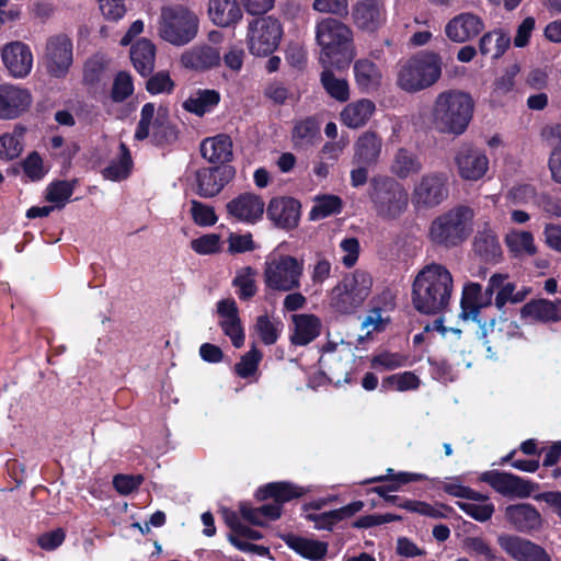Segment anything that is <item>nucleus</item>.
Returning a JSON list of instances; mask_svg holds the SVG:
<instances>
[{
	"mask_svg": "<svg viewBox=\"0 0 561 561\" xmlns=\"http://www.w3.org/2000/svg\"><path fill=\"white\" fill-rule=\"evenodd\" d=\"M453 288V275L444 265L427 264L415 276L413 305L425 314L443 312L449 305Z\"/></svg>",
	"mask_w": 561,
	"mask_h": 561,
	"instance_id": "nucleus-1",
	"label": "nucleus"
},
{
	"mask_svg": "<svg viewBox=\"0 0 561 561\" xmlns=\"http://www.w3.org/2000/svg\"><path fill=\"white\" fill-rule=\"evenodd\" d=\"M316 39L321 48L323 67L345 69L356 56L353 31L343 22L327 18L317 23Z\"/></svg>",
	"mask_w": 561,
	"mask_h": 561,
	"instance_id": "nucleus-2",
	"label": "nucleus"
},
{
	"mask_svg": "<svg viewBox=\"0 0 561 561\" xmlns=\"http://www.w3.org/2000/svg\"><path fill=\"white\" fill-rule=\"evenodd\" d=\"M472 98L460 90L437 94L431 112L434 128L443 134L459 136L467 129L473 114Z\"/></svg>",
	"mask_w": 561,
	"mask_h": 561,
	"instance_id": "nucleus-3",
	"label": "nucleus"
},
{
	"mask_svg": "<svg viewBox=\"0 0 561 561\" xmlns=\"http://www.w3.org/2000/svg\"><path fill=\"white\" fill-rule=\"evenodd\" d=\"M307 492H309L308 488L290 482L280 481L267 483L256 491V497L262 501L273 499V502L263 504L260 507L243 504L240 507V512L242 517L249 523L263 526L267 522L279 518L283 503L298 499Z\"/></svg>",
	"mask_w": 561,
	"mask_h": 561,
	"instance_id": "nucleus-4",
	"label": "nucleus"
},
{
	"mask_svg": "<svg viewBox=\"0 0 561 561\" xmlns=\"http://www.w3.org/2000/svg\"><path fill=\"white\" fill-rule=\"evenodd\" d=\"M440 76V55L432 50H423L400 67L397 83L405 92L414 93L432 87Z\"/></svg>",
	"mask_w": 561,
	"mask_h": 561,
	"instance_id": "nucleus-5",
	"label": "nucleus"
},
{
	"mask_svg": "<svg viewBox=\"0 0 561 561\" xmlns=\"http://www.w3.org/2000/svg\"><path fill=\"white\" fill-rule=\"evenodd\" d=\"M197 14L184 5H165L158 21L159 36L174 46L191 43L198 34Z\"/></svg>",
	"mask_w": 561,
	"mask_h": 561,
	"instance_id": "nucleus-6",
	"label": "nucleus"
},
{
	"mask_svg": "<svg viewBox=\"0 0 561 561\" xmlns=\"http://www.w3.org/2000/svg\"><path fill=\"white\" fill-rule=\"evenodd\" d=\"M473 211L469 207L459 206L436 217L428 236L433 243L453 248L463 242L472 231Z\"/></svg>",
	"mask_w": 561,
	"mask_h": 561,
	"instance_id": "nucleus-7",
	"label": "nucleus"
},
{
	"mask_svg": "<svg viewBox=\"0 0 561 561\" xmlns=\"http://www.w3.org/2000/svg\"><path fill=\"white\" fill-rule=\"evenodd\" d=\"M305 262L289 254L271 253L264 262L265 286L276 291H293L301 286Z\"/></svg>",
	"mask_w": 561,
	"mask_h": 561,
	"instance_id": "nucleus-8",
	"label": "nucleus"
},
{
	"mask_svg": "<svg viewBox=\"0 0 561 561\" xmlns=\"http://www.w3.org/2000/svg\"><path fill=\"white\" fill-rule=\"evenodd\" d=\"M373 277L363 270H356L343 277L332 289L330 304L337 312L350 314L355 312L369 297Z\"/></svg>",
	"mask_w": 561,
	"mask_h": 561,
	"instance_id": "nucleus-9",
	"label": "nucleus"
},
{
	"mask_svg": "<svg viewBox=\"0 0 561 561\" xmlns=\"http://www.w3.org/2000/svg\"><path fill=\"white\" fill-rule=\"evenodd\" d=\"M370 201L376 213L383 218H397L408 207L409 195L405 187L390 176L371 181Z\"/></svg>",
	"mask_w": 561,
	"mask_h": 561,
	"instance_id": "nucleus-10",
	"label": "nucleus"
},
{
	"mask_svg": "<svg viewBox=\"0 0 561 561\" xmlns=\"http://www.w3.org/2000/svg\"><path fill=\"white\" fill-rule=\"evenodd\" d=\"M282 35L278 20L272 16L254 19L248 26V48L252 55L268 56L277 48Z\"/></svg>",
	"mask_w": 561,
	"mask_h": 561,
	"instance_id": "nucleus-11",
	"label": "nucleus"
},
{
	"mask_svg": "<svg viewBox=\"0 0 561 561\" xmlns=\"http://www.w3.org/2000/svg\"><path fill=\"white\" fill-rule=\"evenodd\" d=\"M151 138L161 144L174 138V130L169 121V112L164 106L146 103L140 112V119L135 133L137 140Z\"/></svg>",
	"mask_w": 561,
	"mask_h": 561,
	"instance_id": "nucleus-12",
	"label": "nucleus"
},
{
	"mask_svg": "<svg viewBox=\"0 0 561 561\" xmlns=\"http://www.w3.org/2000/svg\"><path fill=\"white\" fill-rule=\"evenodd\" d=\"M448 195L445 173L424 174L414 185L412 203L416 207L431 208L439 205Z\"/></svg>",
	"mask_w": 561,
	"mask_h": 561,
	"instance_id": "nucleus-13",
	"label": "nucleus"
},
{
	"mask_svg": "<svg viewBox=\"0 0 561 561\" xmlns=\"http://www.w3.org/2000/svg\"><path fill=\"white\" fill-rule=\"evenodd\" d=\"M220 59L217 47L199 43L184 49L180 55L179 64L188 71L202 73L217 67Z\"/></svg>",
	"mask_w": 561,
	"mask_h": 561,
	"instance_id": "nucleus-14",
	"label": "nucleus"
},
{
	"mask_svg": "<svg viewBox=\"0 0 561 561\" xmlns=\"http://www.w3.org/2000/svg\"><path fill=\"white\" fill-rule=\"evenodd\" d=\"M46 66L48 72L57 78L64 77L72 64V42L66 35L53 36L46 45Z\"/></svg>",
	"mask_w": 561,
	"mask_h": 561,
	"instance_id": "nucleus-15",
	"label": "nucleus"
},
{
	"mask_svg": "<svg viewBox=\"0 0 561 561\" xmlns=\"http://www.w3.org/2000/svg\"><path fill=\"white\" fill-rule=\"evenodd\" d=\"M455 162L460 178L466 181H478L489 170L486 154L471 146H462L456 153Z\"/></svg>",
	"mask_w": 561,
	"mask_h": 561,
	"instance_id": "nucleus-16",
	"label": "nucleus"
},
{
	"mask_svg": "<svg viewBox=\"0 0 561 561\" xmlns=\"http://www.w3.org/2000/svg\"><path fill=\"white\" fill-rule=\"evenodd\" d=\"M497 543L516 561H550L545 549L528 539L503 534L497 537Z\"/></svg>",
	"mask_w": 561,
	"mask_h": 561,
	"instance_id": "nucleus-17",
	"label": "nucleus"
},
{
	"mask_svg": "<svg viewBox=\"0 0 561 561\" xmlns=\"http://www.w3.org/2000/svg\"><path fill=\"white\" fill-rule=\"evenodd\" d=\"M264 209V201L253 193H242L227 204V211L230 217L250 225L262 218Z\"/></svg>",
	"mask_w": 561,
	"mask_h": 561,
	"instance_id": "nucleus-18",
	"label": "nucleus"
},
{
	"mask_svg": "<svg viewBox=\"0 0 561 561\" xmlns=\"http://www.w3.org/2000/svg\"><path fill=\"white\" fill-rule=\"evenodd\" d=\"M484 28L480 16L470 12L455 15L445 25L447 38L454 43H466L478 36Z\"/></svg>",
	"mask_w": 561,
	"mask_h": 561,
	"instance_id": "nucleus-19",
	"label": "nucleus"
},
{
	"mask_svg": "<svg viewBox=\"0 0 561 561\" xmlns=\"http://www.w3.org/2000/svg\"><path fill=\"white\" fill-rule=\"evenodd\" d=\"M2 61L14 78L26 77L33 67L31 48L22 42H12L1 49Z\"/></svg>",
	"mask_w": 561,
	"mask_h": 561,
	"instance_id": "nucleus-20",
	"label": "nucleus"
},
{
	"mask_svg": "<svg viewBox=\"0 0 561 561\" xmlns=\"http://www.w3.org/2000/svg\"><path fill=\"white\" fill-rule=\"evenodd\" d=\"M393 307V298L390 293H383L380 297L374 299L373 307L367 311L360 323L366 336L387 329L391 321L390 312Z\"/></svg>",
	"mask_w": 561,
	"mask_h": 561,
	"instance_id": "nucleus-21",
	"label": "nucleus"
},
{
	"mask_svg": "<svg viewBox=\"0 0 561 561\" xmlns=\"http://www.w3.org/2000/svg\"><path fill=\"white\" fill-rule=\"evenodd\" d=\"M482 480L488 482L495 491L504 496L525 499L528 497L534 490L529 481L511 473L496 471L484 472Z\"/></svg>",
	"mask_w": 561,
	"mask_h": 561,
	"instance_id": "nucleus-22",
	"label": "nucleus"
},
{
	"mask_svg": "<svg viewBox=\"0 0 561 561\" xmlns=\"http://www.w3.org/2000/svg\"><path fill=\"white\" fill-rule=\"evenodd\" d=\"M32 98L26 89L13 84H0V118L13 119L31 105Z\"/></svg>",
	"mask_w": 561,
	"mask_h": 561,
	"instance_id": "nucleus-23",
	"label": "nucleus"
},
{
	"mask_svg": "<svg viewBox=\"0 0 561 561\" xmlns=\"http://www.w3.org/2000/svg\"><path fill=\"white\" fill-rule=\"evenodd\" d=\"M217 312L224 333L231 340L234 347H241L244 344L245 335L236 301L232 298L218 301Z\"/></svg>",
	"mask_w": 561,
	"mask_h": 561,
	"instance_id": "nucleus-24",
	"label": "nucleus"
},
{
	"mask_svg": "<svg viewBox=\"0 0 561 561\" xmlns=\"http://www.w3.org/2000/svg\"><path fill=\"white\" fill-rule=\"evenodd\" d=\"M266 214L277 227L295 228L300 219V204L291 197H275L271 199Z\"/></svg>",
	"mask_w": 561,
	"mask_h": 561,
	"instance_id": "nucleus-25",
	"label": "nucleus"
},
{
	"mask_svg": "<svg viewBox=\"0 0 561 561\" xmlns=\"http://www.w3.org/2000/svg\"><path fill=\"white\" fill-rule=\"evenodd\" d=\"M233 170L229 165L202 169L196 173L197 193L203 197L217 195L232 179Z\"/></svg>",
	"mask_w": 561,
	"mask_h": 561,
	"instance_id": "nucleus-26",
	"label": "nucleus"
},
{
	"mask_svg": "<svg viewBox=\"0 0 561 561\" xmlns=\"http://www.w3.org/2000/svg\"><path fill=\"white\" fill-rule=\"evenodd\" d=\"M353 19L359 30L374 33L386 23L387 14L381 3L367 0L355 5Z\"/></svg>",
	"mask_w": 561,
	"mask_h": 561,
	"instance_id": "nucleus-27",
	"label": "nucleus"
},
{
	"mask_svg": "<svg viewBox=\"0 0 561 561\" xmlns=\"http://www.w3.org/2000/svg\"><path fill=\"white\" fill-rule=\"evenodd\" d=\"M382 152V138L373 130L362 133L354 142L353 161L356 164H377Z\"/></svg>",
	"mask_w": 561,
	"mask_h": 561,
	"instance_id": "nucleus-28",
	"label": "nucleus"
},
{
	"mask_svg": "<svg viewBox=\"0 0 561 561\" xmlns=\"http://www.w3.org/2000/svg\"><path fill=\"white\" fill-rule=\"evenodd\" d=\"M505 518L515 529L522 533L538 529L541 525L539 512L533 505L526 503L507 506Z\"/></svg>",
	"mask_w": 561,
	"mask_h": 561,
	"instance_id": "nucleus-29",
	"label": "nucleus"
},
{
	"mask_svg": "<svg viewBox=\"0 0 561 561\" xmlns=\"http://www.w3.org/2000/svg\"><path fill=\"white\" fill-rule=\"evenodd\" d=\"M376 112L371 100L360 99L348 103L340 113V121L348 128L357 129L365 126Z\"/></svg>",
	"mask_w": 561,
	"mask_h": 561,
	"instance_id": "nucleus-30",
	"label": "nucleus"
},
{
	"mask_svg": "<svg viewBox=\"0 0 561 561\" xmlns=\"http://www.w3.org/2000/svg\"><path fill=\"white\" fill-rule=\"evenodd\" d=\"M283 539L291 550L311 561H322L328 552V545L313 538L288 534Z\"/></svg>",
	"mask_w": 561,
	"mask_h": 561,
	"instance_id": "nucleus-31",
	"label": "nucleus"
},
{
	"mask_svg": "<svg viewBox=\"0 0 561 561\" xmlns=\"http://www.w3.org/2000/svg\"><path fill=\"white\" fill-rule=\"evenodd\" d=\"M525 318L540 322L561 321V299L554 301L548 299H536L527 302L522 308Z\"/></svg>",
	"mask_w": 561,
	"mask_h": 561,
	"instance_id": "nucleus-32",
	"label": "nucleus"
},
{
	"mask_svg": "<svg viewBox=\"0 0 561 561\" xmlns=\"http://www.w3.org/2000/svg\"><path fill=\"white\" fill-rule=\"evenodd\" d=\"M364 507V502L355 501L337 510L308 514L307 518L313 523L314 528L319 530H331L339 522L350 518Z\"/></svg>",
	"mask_w": 561,
	"mask_h": 561,
	"instance_id": "nucleus-33",
	"label": "nucleus"
},
{
	"mask_svg": "<svg viewBox=\"0 0 561 561\" xmlns=\"http://www.w3.org/2000/svg\"><path fill=\"white\" fill-rule=\"evenodd\" d=\"M491 301L492 296L488 288L482 291L481 285L477 283L467 284L463 287L461 299L462 317L476 320L479 309L489 306Z\"/></svg>",
	"mask_w": 561,
	"mask_h": 561,
	"instance_id": "nucleus-34",
	"label": "nucleus"
},
{
	"mask_svg": "<svg viewBox=\"0 0 561 561\" xmlns=\"http://www.w3.org/2000/svg\"><path fill=\"white\" fill-rule=\"evenodd\" d=\"M209 19L218 26H230L242 19V11L237 0H209Z\"/></svg>",
	"mask_w": 561,
	"mask_h": 561,
	"instance_id": "nucleus-35",
	"label": "nucleus"
},
{
	"mask_svg": "<svg viewBox=\"0 0 561 561\" xmlns=\"http://www.w3.org/2000/svg\"><path fill=\"white\" fill-rule=\"evenodd\" d=\"M423 168L420 156L408 148H399L390 163V171L397 178L404 180L417 174Z\"/></svg>",
	"mask_w": 561,
	"mask_h": 561,
	"instance_id": "nucleus-36",
	"label": "nucleus"
},
{
	"mask_svg": "<svg viewBox=\"0 0 561 561\" xmlns=\"http://www.w3.org/2000/svg\"><path fill=\"white\" fill-rule=\"evenodd\" d=\"M293 323L294 332L290 340L295 345H307L320 334L321 322L313 314H295Z\"/></svg>",
	"mask_w": 561,
	"mask_h": 561,
	"instance_id": "nucleus-37",
	"label": "nucleus"
},
{
	"mask_svg": "<svg viewBox=\"0 0 561 561\" xmlns=\"http://www.w3.org/2000/svg\"><path fill=\"white\" fill-rule=\"evenodd\" d=\"M201 152L209 162L224 163L232 156V142L227 135H217L202 142Z\"/></svg>",
	"mask_w": 561,
	"mask_h": 561,
	"instance_id": "nucleus-38",
	"label": "nucleus"
},
{
	"mask_svg": "<svg viewBox=\"0 0 561 561\" xmlns=\"http://www.w3.org/2000/svg\"><path fill=\"white\" fill-rule=\"evenodd\" d=\"M130 59L135 69L144 77L150 75L154 68L156 47L147 38L139 39L130 48Z\"/></svg>",
	"mask_w": 561,
	"mask_h": 561,
	"instance_id": "nucleus-39",
	"label": "nucleus"
},
{
	"mask_svg": "<svg viewBox=\"0 0 561 561\" xmlns=\"http://www.w3.org/2000/svg\"><path fill=\"white\" fill-rule=\"evenodd\" d=\"M354 76L358 89L363 92L375 91L381 83L380 69L368 59H359L354 64Z\"/></svg>",
	"mask_w": 561,
	"mask_h": 561,
	"instance_id": "nucleus-40",
	"label": "nucleus"
},
{
	"mask_svg": "<svg viewBox=\"0 0 561 561\" xmlns=\"http://www.w3.org/2000/svg\"><path fill=\"white\" fill-rule=\"evenodd\" d=\"M505 244L515 257L531 256L537 252L534 234L529 231L511 229L505 236Z\"/></svg>",
	"mask_w": 561,
	"mask_h": 561,
	"instance_id": "nucleus-41",
	"label": "nucleus"
},
{
	"mask_svg": "<svg viewBox=\"0 0 561 561\" xmlns=\"http://www.w3.org/2000/svg\"><path fill=\"white\" fill-rule=\"evenodd\" d=\"M284 324L278 317L262 314L256 317L253 324V334L265 345L277 342L283 332Z\"/></svg>",
	"mask_w": 561,
	"mask_h": 561,
	"instance_id": "nucleus-42",
	"label": "nucleus"
},
{
	"mask_svg": "<svg viewBox=\"0 0 561 561\" xmlns=\"http://www.w3.org/2000/svg\"><path fill=\"white\" fill-rule=\"evenodd\" d=\"M220 95L215 90L199 89L193 92L187 100L183 103V107L198 116H203L206 113L213 111V108L219 103Z\"/></svg>",
	"mask_w": 561,
	"mask_h": 561,
	"instance_id": "nucleus-43",
	"label": "nucleus"
},
{
	"mask_svg": "<svg viewBox=\"0 0 561 561\" xmlns=\"http://www.w3.org/2000/svg\"><path fill=\"white\" fill-rule=\"evenodd\" d=\"M510 43L511 38L506 33L502 30H494L480 38L479 50L484 56L497 59L506 51Z\"/></svg>",
	"mask_w": 561,
	"mask_h": 561,
	"instance_id": "nucleus-44",
	"label": "nucleus"
},
{
	"mask_svg": "<svg viewBox=\"0 0 561 561\" xmlns=\"http://www.w3.org/2000/svg\"><path fill=\"white\" fill-rule=\"evenodd\" d=\"M343 207L342 199L336 195L323 194L313 199V206L310 210V219L319 220L341 213Z\"/></svg>",
	"mask_w": 561,
	"mask_h": 561,
	"instance_id": "nucleus-45",
	"label": "nucleus"
},
{
	"mask_svg": "<svg viewBox=\"0 0 561 561\" xmlns=\"http://www.w3.org/2000/svg\"><path fill=\"white\" fill-rule=\"evenodd\" d=\"M319 124L313 118H306L296 123L293 129V141L297 148L312 146L319 138Z\"/></svg>",
	"mask_w": 561,
	"mask_h": 561,
	"instance_id": "nucleus-46",
	"label": "nucleus"
},
{
	"mask_svg": "<svg viewBox=\"0 0 561 561\" xmlns=\"http://www.w3.org/2000/svg\"><path fill=\"white\" fill-rule=\"evenodd\" d=\"M457 504L461 511L479 522L490 519L494 512V505L481 493L479 499H467Z\"/></svg>",
	"mask_w": 561,
	"mask_h": 561,
	"instance_id": "nucleus-47",
	"label": "nucleus"
},
{
	"mask_svg": "<svg viewBox=\"0 0 561 561\" xmlns=\"http://www.w3.org/2000/svg\"><path fill=\"white\" fill-rule=\"evenodd\" d=\"M24 128L16 127L12 133L0 137V159L12 160L18 158L23 150Z\"/></svg>",
	"mask_w": 561,
	"mask_h": 561,
	"instance_id": "nucleus-48",
	"label": "nucleus"
},
{
	"mask_svg": "<svg viewBox=\"0 0 561 561\" xmlns=\"http://www.w3.org/2000/svg\"><path fill=\"white\" fill-rule=\"evenodd\" d=\"M133 161L130 153L125 144H121V154L113 160L111 164L104 169L103 174L112 181H121L126 179L131 170Z\"/></svg>",
	"mask_w": 561,
	"mask_h": 561,
	"instance_id": "nucleus-49",
	"label": "nucleus"
},
{
	"mask_svg": "<svg viewBox=\"0 0 561 561\" xmlns=\"http://www.w3.org/2000/svg\"><path fill=\"white\" fill-rule=\"evenodd\" d=\"M255 276L256 272L250 266L237 271L232 284L240 299L248 300L256 294Z\"/></svg>",
	"mask_w": 561,
	"mask_h": 561,
	"instance_id": "nucleus-50",
	"label": "nucleus"
},
{
	"mask_svg": "<svg viewBox=\"0 0 561 561\" xmlns=\"http://www.w3.org/2000/svg\"><path fill=\"white\" fill-rule=\"evenodd\" d=\"M321 82L325 91L337 101H346L350 96L348 83L346 80L336 78L330 70V66L323 67Z\"/></svg>",
	"mask_w": 561,
	"mask_h": 561,
	"instance_id": "nucleus-51",
	"label": "nucleus"
},
{
	"mask_svg": "<svg viewBox=\"0 0 561 561\" xmlns=\"http://www.w3.org/2000/svg\"><path fill=\"white\" fill-rule=\"evenodd\" d=\"M407 356L399 352L382 350L370 357V367L376 370H393L405 366Z\"/></svg>",
	"mask_w": 561,
	"mask_h": 561,
	"instance_id": "nucleus-52",
	"label": "nucleus"
},
{
	"mask_svg": "<svg viewBox=\"0 0 561 561\" xmlns=\"http://www.w3.org/2000/svg\"><path fill=\"white\" fill-rule=\"evenodd\" d=\"M381 386L385 390H394L400 392L415 390L420 386V379L414 373L404 371L383 378Z\"/></svg>",
	"mask_w": 561,
	"mask_h": 561,
	"instance_id": "nucleus-53",
	"label": "nucleus"
},
{
	"mask_svg": "<svg viewBox=\"0 0 561 561\" xmlns=\"http://www.w3.org/2000/svg\"><path fill=\"white\" fill-rule=\"evenodd\" d=\"M387 476L375 477L367 480L365 483H374L379 481L389 480L390 483L385 485L388 492H396L400 490L401 484H407L414 481H422L426 479V476L422 473H411V472H399L393 474L392 469L387 470Z\"/></svg>",
	"mask_w": 561,
	"mask_h": 561,
	"instance_id": "nucleus-54",
	"label": "nucleus"
},
{
	"mask_svg": "<svg viewBox=\"0 0 561 561\" xmlns=\"http://www.w3.org/2000/svg\"><path fill=\"white\" fill-rule=\"evenodd\" d=\"M73 193V183L68 181H57L49 184L46 188V199L54 204V207L61 208L70 199Z\"/></svg>",
	"mask_w": 561,
	"mask_h": 561,
	"instance_id": "nucleus-55",
	"label": "nucleus"
},
{
	"mask_svg": "<svg viewBox=\"0 0 561 561\" xmlns=\"http://www.w3.org/2000/svg\"><path fill=\"white\" fill-rule=\"evenodd\" d=\"M261 359L262 353L255 346H252L236 365L234 370L237 375L241 378H251L255 376Z\"/></svg>",
	"mask_w": 561,
	"mask_h": 561,
	"instance_id": "nucleus-56",
	"label": "nucleus"
},
{
	"mask_svg": "<svg viewBox=\"0 0 561 561\" xmlns=\"http://www.w3.org/2000/svg\"><path fill=\"white\" fill-rule=\"evenodd\" d=\"M476 251L482 255L486 261H495L501 254V245L499 240L493 234H484L476 239Z\"/></svg>",
	"mask_w": 561,
	"mask_h": 561,
	"instance_id": "nucleus-57",
	"label": "nucleus"
},
{
	"mask_svg": "<svg viewBox=\"0 0 561 561\" xmlns=\"http://www.w3.org/2000/svg\"><path fill=\"white\" fill-rule=\"evenodd\" d=\"M190 205V214L197 226L209 227L216 224L217 216L211 206L198 201H192Z\"/></svg>",
	"mask_w": 561,
	"mask_h": 561,
	"instance_id": "nucleus-58",
	"label": "nucleus"
},
{
	"mask_svg": "<svg viewBox=\"0 0 561 561\" xmlns=\"http://www.w3.org/2000/svg\"><path fill=\"white\" fill-rule=\"evenodd\" d=\"M191 248L202 255L214 254L220 251L221 240L216 233H207L192 240Z\"/></svg>",
	"mask_w": 561,
	"mask_h": 561,
	"instance_id": "nucleus-59",
	"label": "nucleus"
},
{
	"mask_svg": "<svg viewBox=\"0 0 561 561\" xmlns=\"http://www.w3.org/2000/svg\"><path fill=\"white\" fill-rule=\"evenodd\" d=\"M134 92V84L129 73L121 71L114 79L112 99L115 102H123Z\"/></svg>",
	"mask_w": 561,
	"mask_h": 561,
	"instance_id": "nucleus-60",
	"label": "nucleus"
},
{
	"mask_svg": "<svg viewBox=\"0 0 561 561\" xmlns=\"http://www.w3.org/2000/svg\"><path fill=\"white\" fill-rule=\"evenodd\" d=\"M400 507H403L410 512L417 513L423 516L432 517V518H442L445 517L444 506H433L428 503L421 501H411L405 500L399 504Z\"/></svg>",
	"mask_w": 561,
	"mask_h": 561,
	"instance_id": "nucleus-61",
	"label": "nucleus"
},
{
	"mask_svg": "<svg viewBox=\"0 0 561 561\" xmlns=\"http://www.w3.org/2000/svg\"><path fill=\"white\" fill-rule=\"evenodd\" d=\"M463 547L469 553L476 557H483L486 561L495 560L493 549L481 537H467L463 541Z\"/></svg>",
	"mask_w": 561,
	"mask_h": 561,
	"instance_id": "nucleus-62",
	"label": "nucleus"
},
{
	"mask_svg": "<svg viewBox=\"0 0 561 561\" xmlns=\"http://www.w3.org/2000/svg\"><path fill=\"white\" fill-rule=\"evenodd\" d=\"M23 171L25 176L31 181H39L47 173L43 159L37 152H32L23 161Z\"/></svg>",
	"mask_w": 561,
	"mask_h": 561,
	"instance_id": "nucleus-63",
	"label": "nucleus"
},
{
	"mask_svg": "<svg viewBox=\"0 0 561 561\" xmlns=\"http://www.w3.org/2000/svg\"><path fill=\"white\" fill-rule=\"evenodd\" d=\"M173 88L174 82L167 71H159L147 81V90L151 94L170 93Z\"/></svg>",
	"mask_w": 561,
	"mask_h": 561,
	"instance_id": "nucleus-64",
	"label": "nucleus"
}]
</instances>
